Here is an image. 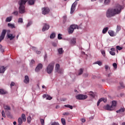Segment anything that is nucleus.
I'll return each mask as SVG.
<instances>
[{"label":"nucleus","instance_id":"nucleus-1","mask_svg":"<svg viewBox=\"0 0 125 125\" xmlns=\"http://www.w3.org/2000/svg\"><path fill=\"white\" fill-rule=\"evenodd\" d=\"M124 7L121 5H117L115 8L108 9L106 13V16L107 18H111L116 15L120 14L123 10Z\"/></svg>","mask_w":125,"mask_h":125},{"label":"nucleus","instance_id":"nucleus-2","mask_svg":"<svg viewBox=\"0 0 125 125\" xmlns=\"http://www.w3.org/2000/svg\"><path fill=\"white\" fill-rule=\"evenodd\" d=\"M55 64V62H52L48 65L46 67V72L47 74H51V73L53 72Z\"/></svg>","mask_w":125,"mask_h":125},{"label":"nucleus","instance_id":"nucleus-3","mask_svg":"<svg viewBox=\"0 0 125 125\" xmlns=\"http://www.w3.org/2000/svg\"><path fill=\"white\" fill-rule=\"evenodd\" d=\"M117 105V102L116 101H113L111 105H109L108 104L104 106L105 110L107 111H113L115 109V107Z\"/></svg>","mask_w":125,"mask_h":125},{"label":"nucleus","instance_id":"nucleus-4","mask_svg":"<svg viewBox=\"0 0 125 125\" xmlns=\"http://www.w3.org/2000/svg\"><path fill=\"white\" fill-rule=\"evenodd\" d=\"M76 29H79V26H78V25L72 24L70 25L68 30L69 34H73V33L74 32V30Z\"/></svg>","mask_w":125,"mask_h":125},{"label":"nucleus","instance_id":"nucleus-5","mask_svg":"<svg viewBox=\"0 0 125 125\" xmlns=\"http://www.w3.org/2000/svg\"><path fill=\"white\" fill-rule=\"evenodd\" d=\"M76 99L78 100H84L87 98V96L86 95L79 94L76 96Z\"/></svg>","mask_w":125,"mask_h":125},{"label":"nucleus","instance_id":"nucleus-6","mask_svg":"<svg viewBox=\"0 0 125 125\" xmlns=\"http://www.w3.org/2000/svg\"><path fill=\"white\" fill-rule=\"evenodd\" d=\"M49 11H50V10L49 9V8L47 7L42 8V14L43 15H46V14H48V13H49Z\"/></svg>","mask_w":125,"mask_h":125},{"label":"nucleus","instance_id":"nucleus-7","mask_svg":"<svg viewBox=\"0 0 125 125\" xmlns=\"http://www.w3.org/2000/svg\"><path fill=\"white\" fill-rule=\"evenodd\" d=\"M77 4H78V3L75 2L72 5L70 10L71 14H73V13H74V12H75V10H76V7L77 6Z\"/></svg>","mask_w":125,"mask_h":125},{"label":"nucleus","instance_id":"nucleus-8","mask_svg":"<svg viewBox=\"0 0 125 125\" xmlns=\"http://www.w3.org/2000/svg\"><path fill=\"white\" fill-rule=\"evenodd\" d=\"M6 34V30L5 29H3L2 31L1 35L0 36V42H1V41H2V40L4 39V37H5Z\"/></svg>","mask_w":125,"mask_h":125},{"label":"nucleus","instance_id":"nucleus-9","mask_svg":"<svg viewBox=\"0 0 125 125\" xmlns=\"http://www.w3.org/2000/svg\"><path fill=\"white\" fill-rule=\"evenodd\" d=\"M19 13L21 14H23L26 12L25 10V6H20L19 8Z\"/></svg>","mask_w":125,"mask_h":125},{"label":"nucleus","instance_id":"nucleus-10","mask_svg":"<svg viewBox=\"0 0 125 125\" xmlns=\"http://www.w3.org/2000/svg\"><path fill=\"white\" fill-rule=\"evenodd\" d=\"M27 1H28L27 0H20L18 1V4L20 6H24V5L26 4Z\"/></svg>","mask_w":125,"mask_h":125},{"label":"nucleus","instance_id":"nucleus-11","mask_svg":"<svg viewBox=\"0 0 125 125\" xmlns=\"http://www.w3.org/2000/svg\"><path fill=\"white\" fill-rule=\"evenodd\" d=\"M48 29H49V25H48L46 23H44V25L42 29V32H45V31H47V30H48Z\"/></svg>","mask_w":125,"mask_h":125},{"label":"nucleus","instance_id":"nucleus-12","mask_svg":"<svg viewBox=\"0 0 125 125\" xmlns=\"http://www.w3.org/2000/svg\"><path fill=\"white\" fill-rule=\"evenodd\" d=\"M41 69H42V64L39 63L35 68L36 72H39Z\"/></svg>","mask_w":125,"mask_h":125},{"label":"nucleus","instance_id":"nucleus-13","mask_svg":"<svg viewBox=\"0 0 125 125\" xmlns=\"http://www.w3.org/2000/svg\"><path fill=\"white\" fill-rule=\"evenodd\" d=\"M7 37L8 39H9L10 41H12V40H14V38H15V36H13V34H7Z\"/></svg>","mask_w":125,"mask_h":125},{"label":"nucleus","instance_id":"nucleus-14","mask_svg":"<svg viewBox=\"0 0 125 125\" xmlns=\"http://www.w3.org/2000/svg\"><path fill=\"white\" fill-rule=\"evenodd\" d=\"M23 83H30V79H29V76H25L24 77V80H23Z\"/></svg>","mask_w":125,"mask_h":125},{"label":"nucleus","instance_id":"nucleus-15","mask_svg":"<svg viewBox=\"0 0 125 125\" xmlns=\"http://www.w3.org/2000/svg\"><path fill=\"white\" fill-rule=\"evenodd\" d=\"M55 70L56 71V72H57V73H60V65L58 63H57L56 64V67L55 68Z\"/></svg>","mask_w":125,"mask_h":125},{"label":"nucleus","instance_id":"nucleus-16","mask_svg":"<svg viewBox=\"0 0 125 125\" xmlns=\"http://www.w3.org/2000/svg\"><path fill=\"white\" fill-rule=\"evenodd\" d=\"M43 97H44V98H46L47 100H51V99H52V97L47 94H44Z\"/></svg>","mask_w":125,"mask_h":125},{"label":"nucleus","instance_id":"nucleus-17","mask_svg":"<svg viewBox=\"0 0 125 125\" xmlns=\"http://www.w3.org/2000/svg\"><path fill=\"white\" fill-rule=\"evenodd\" d=\"M5 71V67L4 66L0 67V73L1 74H3Z\"/></svg>","mask_w":125,"mask_h":125},{"label":"nucleus","instance_id":"nucleus-18","mask_svg":"<svg viewBox=\"0 0 125 125\" xmlns=\"http://www.w3.org/2000/svg\"><path fill=\"white\" fill-rule=\"evenodd\" d=\"M21 119L23 122H26V121H27V119H26V115H25V114H21Z\"/></svg>","mask_w":125,"mask_h":125},{"label":"nucleus","instance_id":"nucleus-19","mask_svg":"<svg viewBox=\"0 0 125 125\" xmlns=\"http://www.w3.org/2000/svg\"><path fill=\"white\" fill-rule=\"evenodd\" d=\"M8 27L11 28V29H14L15 28V25L14 24H11L10 23H8Z\"/></svg>","mask_w":125,"mask_h":125},{"label":"nucleus","instance_id":"nucleus-20","mask_svg":"<svg viewBox=\"0 0 125 125\" xmlns=\"http://www.w3.org/2000/svg\"><path fill=\"white\" fill-rule=\"evenodd\" d=\"M27 1L29 5H33V4H35V1H34L33 0H27Z\"/></svg>","mask_w":125,"mask_h":125},{"label":"nucleus","instance_id":"nucleus-21","mask_svg":"<svg viewBox=\"0 0 125 125\" xmlns=\"http://www.w3.org/2000/svg\"><path fill=\"white\" fill-rule=\"evenodd\" d=\"M7 93V92L6 91H4V90L0 89V94L3 95V94H6Z\"/></svg>","mask_w":125,"mask_h":125},{"label":"nucleus","instance_id":"nucleus-22","mask_svg":"<svg viewBox=\"0 0 125 125\" xmlns=\"http://www.w3.org/2000/svg\"><path fill=\"white\" fill-rule=\"evenodd\" d=\"M121 29L122 27H121V26L117 25L116 29V33H119V32H120V31H121Z\"/></svg>","mask_w":125,"mask_h":125},{"label":"nucleus","instance_id":"nucleus-23","mask_svg":"<svg viewBox=\"0 0 125 125\" xmlns=\"http://www.w3.org/2000/svg\"><path fill=\"white\" fill-rule=\"evenodd\" d=\"M125 108H122L119 109L118 110H117L116 113H122L123 112H125Z\"/></svg>","mask_w":125,"mask_h":125},{"label":"nucleus","instance_id":"nucleus-24","mask_svg":"<svg viewBox=\"0 0 125 125\" xmlns=\"http://www.w3.org/2000/svg\"><path fill=\"white\" fill-rule=\"evenodd\" d=\"M108 34L110 37H114L115 36V33L113 31H108Z\"/></svg>","mask_w":125,"mask_h":125},{"label":"nucleus","instance_id":"nucleus-25","mask_svg":"<svg viewBox=\"0 0 125 125\" xmlns=\"http://www.w3.org/2000/svg\"><path fill=\"white\" fill-rule=\"evenodd\" d=\"M18 122L19 125H21V124H23V120H22V118H21V117L19 118Z\"/></svg>","mask_w":125,"mask_h":125},{"label":"nucleus","instance_id":"nucleus-26","mask_svg":"<svg viewBox=\"0 0 125 125\" xmlns=\"http://www.w3.org/2000/svg\"><path fill=\"white\" fill-rule=\"evenodd\" d=\"M4 109L5 110H11V108H10V106L7 105H4Z\"/></svg>","mask_w":125,"mask_h":125},{"label":"nucleus","instance_id":"nucleus-27","mask_svg":"<svg viewBox=\"0 0 125 125\" xmlns=\"http://www.w3.org/2000/svg\"><path fill=\"white\" fill-rule=\"evenodd\" d=\"M58 52L59 54H62V53H63L64 51H63V48H59Z\"/></svg>","mask_w":125,"mask_h":125},{"label":"nucleus","instance_id":"nucleus-28","mask_svg":"<svg viewBox=\"0 0 125 125\" xmlns=\"http://www.w3.org/2000/svg\"><path fill=\"white\" fill-rule=\"evenodd\" d=\"M61 122H62V125H66V120H65V119L62 118L61 119Z\"/></svg>","mask_w":125,"mask_h":125},{"label":"nucleus","instance_id":"nucleus-29","mask_svg":"<svg viewBox=\"0 0 125 125\" xmlns=\"http://www.w3.org/2000/svg\"><path fill=\"white\" fill-rule=\"evenodd\" d=\"M83 69L81 68L79 70V72L78 73V76H81V75H83Z\"/></svg>","mask_w":125,"mask_h":125},{"label":"nucleus","instance_id":"nucleus-30","mask_svg":"<svg viewBox=\"0 0 125 125\" xmlns=\"http://www.w3.org/2000/svg\"><path fill=\"white\" fill-rule=\"evenodd\" d=\"M12 20V17H9L6 18V22H10Z\"/></svg>","mask_w":125,"mask_h":125},{"label":"nucleus","instance_id":"nucleus-31","mask_svg":"<svg viewBox=\"0 0 125 125\" xmlns=\"http://www.w3.org/2000/svg\"><path fill=\"white\" fill-rule=\"evenodd\" d=\"M101 52L102 55L104 56V57H105V56H106V52H105L104 50H101Z\"/></svg>","mask_w":125,"mask_h":125},{"label":"nucleus","instance_id":"nucleus-32","mask_svg":"<svg viewBox=\"0 0 125 125\" xmlns=\"http://www.w3.org/2000/svg\"><path fill=\"white\" fill-rule=\"evenodd\" d=\"M108 31V27H105L103 30V34H106Z\"/></svg>","mask_w":125,"mask_h":125},{"label":"nucleus","instance_id":"nucleus-33","mask_svg":"<svg viewBox=\"0 0 125 125\" xmlns=\"http://www.w3.org/2000/svg\"><path fill=\"white\" fill-rule=\"evenodd\" d=\"M64 107H66V108H69V109H71V110L73 109V106L70 104L64 105Z\"/></svg>","mask_w":125,"mask_h":125},{"label":"nucleus","instance_id":"nucleus-34","mask_svg":"<svg viewBox=\"0 0 125 125\" xmlns=\"http://www.w3.org/2000/svg\"><path fill=\"white\" fill-rule=\"evenodd\" d=\"M71 43L72 44H75V43H76V39L75 38H73L71 39Z\"/></svg>","mask_w":125,"mask_h":125},{"label":"nucleus","instance_id":"nucleus-35","mask_svg":"<svg viewBox=\"0 0 125 125\" xmlns=\"http://www.w3.org/2000/svg\"><path fill=\"white\" fill-rule=\"evenodd\" d=\"M54 38H55V33H53L51 34V35L50 36V39H54Z\"/></svg>","mask_w":125,"mask_h":125},{"label":"nucleus","instance_id":"nucleus-36","mask_svg":"<svg viewBox=\"0 0 125 125\" xmlns=\"http://www.w3.org/2000/svg\"><path fill=\"white\" fill-rule=\"evenodd\" d=\"M89 95L92 97L93 98H94V97H95V95L94 94V93H93V92H90L89 93Z\"/></svg>","mask_w":125,"mask_h":125},{"label":"nucleus","instance_id":"nucleus-37","mask_svg":"<svg viewBox=\"0 0 125 125\" xmlns=\"http://www.w3.org/2000/svg\"><path fill=\"white\" fill-rule=\"evenodd\" d=\"M31 121H32V118H31L30 116H28L27 117V123L28 124H30V123H31Z\"/></svg>","mask_w":125,"mask_h":125},{"label":"nucleus","instance_id":"nucleus-38","mask_svg":"<svg viewBox=\"0 0 125 125\" xmlns=\"http://www.w3.org/2000/svg\"><path fill=\"white\" fill-rule=\"evenodd\" d=\"M40 122L42 125H44V119H40Z\"/></svg>","mask_w":125,"mask_h":125},{"label":"nucleus","instance_id":"nucleus-39","mask_svg":"<svg viewBox=\"0 0 125 125\" xmlns=\"http://www.w3.org/2000/svg\"><path fill=\"white\" fill-rule=\"evenodd\" d=\"M110 3V0H104V4L106 5Z\"/></svg>","mask_w":125,"mask_h":125},{"label":"nucleus","instance_id":"nucleus-40","mask_svg":"<svg viewBox=\"0 0 125 125\" xmlns=\"http://www.w3.org/2000/svg\"><path fill=\"white\" fill-rule=\"evenodd\" d=\"M32 23L33 22L31 21H29L26 25V27L28 28V27H30V26L32 25Z\"/></svg>","mask_w":125,"mask_h":125},{"label":"nucleus","instance_id":"nucleus-41","mask_svg":"<svg viewBox=\"0 0 125 125\" xmlns=\"http://www.w3.org/2000/svg\"><path fill=\"white\" fill-rule=\"evenodd\" d=\"M110 54H111V55H112L113 56L116 55V53H115V52L113 51H110L109 52Z\"/></svg>","mask_w":125,"mask_h":125},{"label":"nucleus","instance_id":"nucleus-42","mask_svg":"<svg viewBox=\"0 0 125 125\" xmlns=\"http://www.w3.org/2000/svg\"><path fill=\"white\" fill-rule=\"evenodd\" d=\"M0 51L1 52L4 51V49L2 48V45L1 44H0Z\"/></svg>","mask_w":125,"mask_h":125},{"label":"nucleus","instance_id":"nucleus-43","mask_svg":"<svg viewBox=\"0 0 125 125\" xmlns=\"http://www.w3.org/2000/svg\"><path fill=\"white\" fill-rule=\"evenodd\" d=\"M95 64H98L99 66H101L102 62L100 61H97L95 62Z\"/></svg>","mask_w":125,"mask_h":125},{"label":"nucleus","instance_id":"nucleus-44","mask_svg":"<svg viewBox=\"0 0 125 125\" xmlns=\"http://www.w3.org/2000/svg\"><path fill=\"white\" fill-rule=\"evenodd\" d=\"M62 35H61V34H59L58 35V40H62Z\"/></svg>","mask_w":125,"mask_h":125},{"label":"nucleus","instance_id":"nucleus-45","mask_svg":"<svg viewBox=\"0 0 125 125\" xmlns=\"http://www.w3.org/2000/svg\"><path fill=\"white\" fill-rule=\"evenodd\" d=\"M18 23H23V19L20 18L18 20Z\"/></svg>","mask_w":125,"mask_h":125},{"label":"nucleus","instance_id":"nucleus-46","mask_svg":"<svg viewBox=\"0 0 125 125\" xmlns=\"http://www.w3.org/2000/svg\"><path fill=\"white\" fill-rule=\"evenodd\" d=\"M101 102H102V99H100L99 100V101L97 102V106H99V105Z\"/></svg>","mask_w":125,"mask_h":125},{"label":"nucleus","instance_id":"nucleus-47","mask_svg":"<svg viewBox=\"0 0 125 125\" xmlns=\"http://www.w3.org/2000/svg\"><path fill=\"white\" fill-rule=\"evenodd\" d=\"M1 114H2V117H3V118H5V113L4 112V110L2 111Z\"/></svg>","mask_w":125,"mask_h":125},{"label":"nucleus","instance_id":"nucleus-48","mask_svg":"<svg viewBox=\"0 0 125 125\" xmlns=\"http://www.w3.org/2000/svg\"><path fill=\"white\" fill-rule=\"evenodd\" d=\"M116 49H118V50H122V49H123V48L120 46H117Z\"/></svg>","mask_w":125,"mask_h":125},{"label":"nucleus","instance_id":"nucleus-49","mask_svg":"<svg viewBox=\"0 0 125 125\" xmlns=\"http://www.w3.org/2000/svg\"><path fill=\"white\" fill-rule=\"evenodd\" d=\"M62 115L63 116H69L70 115V113L69 112H64Z\"/></svg>","mask_w":125,"mask_h":125},{"label":"nucleus","instance_id":"nucleus-50","mask_svg":"<svg viewBox=\"0 0 125 125\" xmlns=\"http://www.w3.org/2000/svg\"><path fill=\"white\" fill-rule=\"evenodd\" d=\"M113 66L114 67V69H117V65L116 63H113Z\"/></svg>","mask_w":125,"mask_h":125},{"label":"nucleus","instance_id":"nucleus-51","mask_svg":"<svg viewBox=\"0 0 125 125\" xmlns=\"http://www.w3.org/2000/svg\"><path fill=\"white\" fill-rule=\"evenodd\" d=\"M36 63V62L34 60H32L30 62V65H33V64H35Z\"/></svg>","mask_w":125,"mask_h":125},{"label":"nucleus","instance_id":"nucleus-52","mask_svg":"<svg viewBox=\"0 0 125 125\" xmlns=\"http://www.w3.org/2000/svg\"><path fill=\"white\" fill-rule=\"evenodd\" d=\"M102 99V101H103L104 103L107 102V99L105 98H101Z\"/></svg>","mask_w":125,"mask_h":125},{"label":"nucleus","instance_id":"nucleus-53","mask_svg":"<svg viewBox=\"0 0 125 125\" xmlns=\"http://www.w3.org/2000/svg\"><path fill=\"white\" fill-rule=\"evenodd\" d=\"M120 84L122 88H124L125 87V85L124 84V83H120Z\"/></svg>","mask_w":125,"mask_h":125},{"label":"nucleus","instance_id":"nucleus-54","mask_svg":"<svg viewBox=\"0 0 125 125\" xmlns=\"http://www.w3.org/2000/svg\"><path fill=\"white\" fill-rule=\"evenodd\" d=\"M13 14H14V15H18V11H15L13 13Z\"/></svg>","mask_w":125,"mask_h":125},{"label":"nucleus","instance_id":"nucleus-55","mask_svg":"<svg viewBox=\"0 0 125 125\" xmlns=\"http://www.w3.org/2000/svg\"><path fill=\"white\" fill-rule=\"evenodd\" d=\"M51 125H59V123H58V122H54Z\"/></svg>","mask_w":125,"mask_h":125},{"label":"nucleus","instance_id":"nucleus-56","mask_svg":"<svg viewBox=\"0 0 125 125\" xmlns=\"http://www.w3.org/2000/svg\"><path fill=\"white\" fill-rule=\"evenodd\" d=\"M15 85V83L14 82H12L10 84V86L12 87V86H14Z\"/></svg>","mask_w":125,"mask_h":125},{"label":"nucleus","instance_id":"nucleus-57","mask_svg":"<svg viewBox=\"0 0 125 125\" xmlns=\"http://www.w3.org/2000/svg\"><path fill=\"white\" fill-rule=\"evenodd\" d=\"M52 44L53 46H54L55 47L57 46V44H56V43H55V42H53L52 43Z\"/></svg>","mask_w":125,"mask_h":125},{"label":"nucleus","instance_id":"nucleus-58","mask_svg":"<svg viewBox=\"0 0 125 125\" xmlns=\"http://www.w3.org/2000/svg\"><path fill=\"white\" fill-rule=\"evenodd\" d=\"M104 67H105V69L106 71H107V70H108V69H109V66H108V65H105Z\"/></svg>","mask_w":125,"mask_h":125},{"label":"nucleus","instance_id":"nucleus-59","mask_svg":"<svg viewBox=\"0 0 125 125\" xmlns=\"http://www.w3.org/2000/svg\"><path fill=\"white\" fill-rule=\"evenodd\" d=\"M83 77H85V78H86V77H88V73H85L83 74Z\"/></svg>","mask_w":125,"mask_h":125},{"label":"nucleus","instance_id":"nucleus-60","mask_svg":"<svg viewBox=\"0 0 125 125\" xmlns=\"http://www.w3.org/2000/svg\"><path fill=\"white\" fill-rule=\"evenodd\" d=\"M110 50H111V51H116V48H111V49H110Z\"/></svg>","mask_w":125,"mask_h":125},{"label":"nucleus","instance_id":"nucleus-61","mask_svg":"<svg viewBox=\"0 0 125 125\" xmlns=\"http://www.w3.org/2000/svg\"><path fill=\"white\" fill-rule=\"evenodd\" d=\"M81 121L82 123H85V120L84 119H82Z\"/></svg>","mask_w":125,"mask_h":125},{"label":"nucleus","instance_id":"nucleus-62","mask_svg":"<svg viewBox=\"0 0 125 125\" xmlns=\"http://www.w3.org/2000/svg\"><path fill=\"white\" fill-rule=\"evenodd\" d=\"M36 53H37V54H41V51H37Z\"/></svg>","mask_w":125,"mask_h":125},{"label":"nucleus","instance_id":"nucleus-63","mask_svg":"<svg viewBox=\"0 0 125 125\" xmlns=\"http://www.w3.org/2000/svg\"><path fill=\"white\" fill-rule=\"evenodd\" d=\"M111 75H112V73L108 74L107 75L108 78H110V77H111Z\"/></svg>","mask_w":125,"mask_h":125},{"label":"nucleus","instance_id":"nucleus-64","mask_svg":"<svg viewBox=\"0 0 125 125\" xmlns=\"http://www.w3.org/2000/svg\"><path fill=\"white\" fill-rule=\"evenodd\" d=\"M17 124V123L16 122H13V125H16Z\"/></svg>","mask_w":125,"mask_h":125}]
</instances>
